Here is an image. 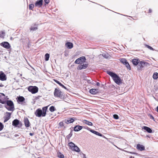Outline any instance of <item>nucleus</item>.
Returning <instances> with one entry per match:
<instances>
[{
  "mask_svg": "<svg viewBox=\"0 0 158 158\" xmlns=\"http://www.w3.org/2000/svg\"><path fill=\"white\" fill-rule=\"evenodd\" d=\"M1 95H0V103L2 104H6V101H5V95L3 93H1Z\"/></svg>",
  "mask_w": 158,
  "mask_h": 158,
  "instance_id": "1a4fd4ad",
  "label": "nucleus"
},
{
  "mask_svg": "<svg viewBox=\"0 0 158 158\" xmlns=\"http://www.w3.org/2000/svg\"><path fill=\"white\" fill-rule=\"evenodd\" d=\"M150 118H152V119H154V117L152 115H151V116H150Z\"/></svg>",
  "mask_w": 158,
  "mask_h": 158,
  "instance_id": "5fc2aeb1",
  "label": "nucleus"
},
{
  "mask_svg": "<svg viewBox=\"0 0 158 158\" xmlns=\"http://www.w3.org/2000/svg\"><path fill=\"white\" fill-rule=\"evenodd\" d=\"M90 132L94 133V134L100 136L104 137V135H103L102 134L94 130H91Z\"/></svg>",
  "mask_w": 158,
  "mask_h": 158,
  "instance_id": "6ab92c4d",
  "label": "nucleus"
},
{
  "mask_svg": "<svg viewBox=\"0 0 158 158\" xmlns=\"http://www.w3.org/2000/svg\"><path fill=\"white\" fill-rule=\"evenodd\" d=\"M129 158H135L134 157H132V156H131Z\"/></svg>",
  "mask_w": 158,
  "mask_h": 158,
  "instance_id": "680f3d73",
  "label": "nucleus"
},
{
  "mask_svg": "<svg viewBox=\"0 0 158 158\" xmlns=\"http://www.w3.org/2000/svg\"><path fill=\"white\" fill-rule=\"evenodd\" d=\"M82 128V126L79 125H77L74 127L73 130L75 131H78L81 130Z\"/></svg>",
  "mask_w": 158,
  "mask_h": 158,
  "instance_id": "2eb2a0df",
  "label": "nucleus"
},
{
  "mask_svg": "<svg viewBox=\"0 0 158 158\" xmlns=\"http://www.w3.org/2000/svg\"><path fill=\"white\" fill-rule=\"evenodd\" d=\"M82 127H83V128H85V129L88 130L89 131H90L91 130H92V129H91L90 128H89L88 127H85V126H82Z\"/></svg>",
  "mask_w": 158,
  "mask_h": 158,
  "instance_id": "de8ad7c7",
  "label": "nucleus"
},
{
  "mask_svg": "<svg viewBox=\"0 0 158 158\" xmlns=\"http://www.w3.org/2000/svg\"><path fill=\"white\" fill-rule=\"evenodd\" d=\"M15 137H16L19 136V135H17V134H15Z\"/></svg>",
  "mask_w": 158,
  "mask_h": 158,
  "instance_id": "13d9d810",
  "label": "nucleus"
},
{
  "mask_svg": "<svg viewBox=\"0 0 158 158\" xmlns=\"http://www.w3.org/2000/svg\"><path fill=\"white\" fill-rule=\"evenodd\" d=\"M47 109V107L45 106L42 108V112L43 113V116H45L46 114V111Z\"/></svg>",
  "mask_w": 158,
  "mask_h": 158,
  "instance_id": "5701e85b",
  "label": "nucleus"
},
{
  "mask_svg": "<svg viewBox=\"0 0 158 158\" xmlns=\"http://www.w3.org/2000/svg\"><path fill=\"white\" fill-rule=\"evenodd\" d=\"M35 6V5L33 4H30L29 5V9L30 10H33V9Z\"/></svg>",
  "mask_w": 158,
  "mask_h": 158,
  "instance_id": "473e14b6",
  "label": "nucleus"
},
{
  "mask_svg": "<svg viewBox=\"0 0 158 158\" xmlns=\"http://www.w3.org/2000/svg\"><path fill=\"white\" fill-rule=\"evenodd\" d=\"M35 114L37 117H44V116H43V115L42 110L40 108L36 110L35 112Z\"/></svg>",
  "mask_w": 158,
  "mask_h": 158,
  "instance_id": "39448f33",
  "label": "nucleus"
},
{
  "mask_svg": "<svg viewBox=\"0 0 158 158\" xmlns=\"http://www.w3.org/2000/svg\"><path fill=\"white\" fill-rule=\"evenodd\" d=\"M156 111L158 112V106L156 107Z\"/></svg>",
  "mask_w": 158,
  "mask_h": 158,
  "instance_id": "4d7b16f0",
  "label": "nucleus"
},
{
  "mask_svg": "<svg viewBox=\"0 0 158 158\" xmlns=\"http://www.w3.org/2000/svg\"><path fill=\"white\" fill-rule=\"evenodd\" d=\"M143 63H144V64H142V68H143L144 67L146 66H148L149 65V64L147 62H145L144 61H143Z\"/></svg>",
  "mask_w": 158,
  "mask_h": 158,
  "instance_id": "e433bc0d",
  "label": "nucleus"
},
{
  "mask_svg": "<svg viewBox=\"0 0 158 158\" xmlns=\"http://www.w3.org/2000/svg\"><path fill=\"white\" fill-rule=\"evenodd\" d=\"M12 39V37H11V38H10V39H11H11Z\"/></svg>",
  "mask_w": 158,
  "mask_h": 158,
  "instance_id": "e2e57ef3",
  "label": "nucleus"
},
{
  "mask_svg": "<svg viewBox=\"0 0 158 158\" xmlns=\"http://www.w3.org/2000/svg\"><path fill=\"white\" fill-rule=\"evenodd\" d=\"M37 29V27H31L30 28V30L32 31H35Z\"/></svg>",
  "mask_w": 158,
  "mask_h": 158,
  "instance_id": "a19ab883",
  "label": "nucleus"
},
{
  "mask_svg": "<svg viewBox=\"0 0 158 158\" xmlns=\"http://www.w3.org/2000/svg\"><path fill=\"white\" fill-rule=\"evenodd\" d=\"M55 82L57 84H59L60 86L62 87V88H64L66 89H67L66 88V87H65L64 85H63L62 84H61L59 81L57 80H54Z\"/></svg>",
  "mask_w": 158,
  "mask_h": 158,
  "instance_id": "b1692460",
  "label": "nucleus"
},
{
  "mask_svg": "<svg viewBox=\"0 0 158 158\" xmlns=\"http://www.w3.org/2000/svg\"><path fill=\"white\" fill-rule=\"evenodd\" d=\"M44 2H45V5H46V4H48L49 2V0H44Z\"/></svg>",
  "mask_w": 158,
  "mask_h": 158,
  "instance_id": "09e8293b",
  "label": "nucleus"
},
{
  "mask_svg": "<svg viewBox=\"0 0 158 158\" xmlns=\"http://www.w3.org/2000/svg\"><path fill=\"white\" fill-rule=\"evenodd\" d=\"M102 56L106 59L109 58L110 57L109 55L107 53L102 54Z\"/></svg>",
  "mask_w": 158,
  "mask_h": 158,
  "instance_id": "2f4dec72",
  "label": "nucleus"
},
{
  "mask_svg": "<svg viewBox=\"0 0 158 158\" xmlns=\"http://www.w3.org/2000/svg\"><path fill=\"white\" fill-rule=\"evenodd\" d=\"M66 45L67 48L69 49H71L73 47V44L70 42H67L66 44Z\"/></svg>",
  "mask_w": 158,
  "mask_h": 158,
  "instance_id": "412c9836",
  "label": "nucleus"
},
{
  "mask_svg": "<svg viewBox=\"0 0 158 158\" xmlns=\"http://www.w3.org/2000/svg\"><path fill=\"white\" fill-rule=\"evenodd\" d=\"M27 45H28V47H29V46L30 45V44L29 42L28 43Z\"/></svg>",
  "mask_w": 158,
  "mask_h": 158,
  "instance_id": "bf43d9fd",
  "label": "nucleus"
},
{
  "mask_svg": "<svg viewBox=\"0 0 158 158\" xmlns=\"http://www.w3.org/2000/svg\"><path fill=\"white\" fill-rule=\"evenodd\" d=\"M58 156L60 158H63L64 157V155L60 152L58 153Z\"/></svg>",
  "mask_w": 158,
  "mask_h": 158,
  "instance_id": "4c0bfd02",
  "label": "nucleus"
},
{
  "mask_svg": "<svg viewBox=\"0 0 158 158\" xmlns=\"http://www.w3.org/2000/svg\"><path fill=\"white\" fill-rule=\"evenodd\" d=\"M96 85H97L98 86H99L100 85V84L99 82H97V83H96Z\"/></svg>",
  "mask_w": 158,
  "mask_h": 158,
  "instance_id": "864d4df0",
  "label": "nucleus"
},
{
  "mask_svg": "<svg viewBox=\"0 0 158 158\" xmlns=\"http://www.w3.org/2000/svg\"><path fill=\"white\" fill-rule=\"evenodd\" d=\"M11 114L10 112H6V115L4 117V122L5 123L10 118Z\"/></svg>",
  "mask_w": 158,
  "mask_h": 158,
  "instance_id": "9d476101",
  "label": "nucleus"
},
{
  "mask_svg": "<svg viewBox=\"0 0 158 158\" xmlns=\"http://www.w3.org/2000/svg\"><path fill=\"white\" fill-rule=\"evenodd\" d=\"M120 61L123 64H125L127 62V60L124 58H122L120 60Z\"/></svg>",
  "mask_w": 158,
  "mask_h": 158,
  "instance_id": "72a5a7b5",
  "label": "nucleus"
},
{
  "mask_svg": "<svg viewBox=\"0 0 158 158\" xmlns=\"http://www.w3.org/2000/svg\"><path fill=\"white\" fill-rule=\"evenodd\" d=\"M140 61L139 60L134 59L132 60V62L134 65H137L138 64Z\"/></svg>",
  "mask_w": 158,
  "mask_h": 158,
  "instance_id": "aec40b11",
  "label": "nucleus"
},
{
  "mask_svg": "<svg viewBox=\"0 0 158 158\" xmlns=\"http://www.w3.org/2000/svg\"><path fill=\"white\" fill-rule=\"evenodd\" d=\"M78 58L79 60H80L81 62L83 63L85 62V60H86L85 57L84 56Z\"/></svg>",
  "mask_w": 158,
  "mask_h": 158,
  "instance_id": "cd10ccee",
  "label": "nucleus"
},
{
  "mask_svg": "<svg viewBox=\"0 0 158 158\" xmlns=\"http://www.w3.org/2000/svg\"><path fill=\"white\" fill-rule=\"evenodd\" d=\"M59 126L60 127H64V124L63 122H61L59 123Z\"/></svg>",
  "mask_w": 158,
  "mask_h": 158,
  "instance_id": "79ce46f5",
  "label": "nucleus"
},
{
  "mask_svg": "<svg viewBox=\"0 0 158 158\" xmlns=\"http://www.w3.org/2000/svg\"><path fill=\"white\" fill-rule=\"evenodd\" d=\"M73 135V131L71 130V132L70 134L67 136L66 137L68 139H69Z\"/></svg>",
  "mask_w": 158,
  "mask_h": 158,
  "instance_id": "58836bf2",
  "label": "nucleus"
},
{
  "mask_svg": "<svg viewBox=\"0 0 158 158\" xmlns=\"http://www.w3.org/2000/svg\"><path fill=\"white\" fill-rule=\"evenodd\" d=\"M145 47L147 48H148V49H149L150 50H152V51H154L155 50L152 47H151V46H149V45H148L147 44H145Z\"/></svg>",
  "mask_w": 158,
  "mask_h": 158,
  "instance_id": "f704fd0d",
  "label": "nucleus"
},
{
  "mask_svg": "<svg viewBox=\"0 0 158 158\" xmlns=\"http://www.w3.org/2000/svg\"><path fill=\"white\" fill-rule=\"evenodd\" d=\"M76 120H77V119L75 118H68L65 119L64 122L66 124H69L73 123Z\"/></svg>",
  "mask_w": 158,
  "mask_h": 158,
  "instance_id": "423d86ee",
  "label": "nucleus"
},
{
  "mask_svg": "<svg viewBox=\"0 0 158 158\" xmlns=\"http://www.w3.org/2000/svg\"><path fill=\"white\" fill-rule=\"evenodd\" d=\"M136 148L137 149L140 151H142L145 150L144 146L140 144H138L137 145Z\"/></svg>",
  "mask_w": 158,
  "mask_h": 158,
  "instance_id": "4468645a",
  "label": "nucleus"
},
{
  "mask_svg": "<svg viewBox=\"0 0 158 158\" xmlns=\"http://www.w3.org/2000/svg\"><path fill=\"white\" fill-rule=\"evenodd\" d=\"M88 67L87 64H83L79 65L77 67V69L81 70L82 69H85Z\"/></svg>",
  "mask_w": 158,
  "mask_h": 158,
  "instance_id": "f8f14e48",
  "label": "nucleus"
},
{
  "mask_svg": "<svg viewBox=\"0 0 158 158\" xmlns=\"http://www.w3.org/2000/svg\"><path fill=\"white\" fill-rule=\"evenodd\" d=\"M3 86V85H2V84L0 85V87H2Z\"/></svg>",
  "mask_w": 158,
  "mask_h": 158,
  "instance_id": "052dcab7",
  "label": "nucleus"
},
{
  "mask_svg": "<svg viewBox=\"0 0 158 158\" xmlns=\"http://www.w3.org/2000/svg\"><path fill=\"white\" fill-rule=\"evenodd\" d=\"M56 109L54 106H52L49 108V110L51 112H53Z\"/></svg>",
  "mask_w": 158,
  "mask_h": 158,
  "instance_id": "c9c22d12",
  "label": "nucleus"
},
{
  "mask_svg": "<svg viewBox=\"0 0 158 158\" xmlns=\"http://www.w3.org/2000/svg\"><path fill=\"white\" fill-rule=\"evenodd\" d=\"M50 56L49 54L46 53L45 55V60L46 61H48L49 60Z\"/></svg>",
  "mask_w": 158,
  "mask_h": 158,
  "instance_id": "7c9ffc66",
  "label": "nucleus"
},
{
  "mask_svg": "<svg viewBox=\"0 0 158 158\" xmlns=\"http://www.w3.org/2000/svg\"><path fill=\"white\" fill-rule=\"evenodd\" d=\"M29 135L31 136H32L33 135V133H30Z\"/></svg>",
  "mask_w": 158,
  "mask_h": 158,
  "instance_id": "6e6d98bb",
  "label": "nucleus"
},
{
  "mask_svg": "<svg viewBox=\"0 0 158 158\" xmlns=\"http://www.w3.org/2000/svg\"><path fill=\"white\" fill-rule=\"evenodd\" d=\"M98 89H92L89 90V92L92 94L95 95L98 93Z\"/></svg>",
  "mask_w": 158,
  "mask_h": 158,
  "instance_id": "ddd939ff",
  "label": "nucleus"
},
{
  "mask_svg": "<svg viewBox=\"0 0 158 158\" xmlns=\"http://www.w3.org/2000/svg\"><path fill=\"white\" fill-rule=\"evenodd\" d=\"M6 79V77L5 74L2 71L0 72V80L4 81Z\"/></svg>",
  "mask_w": 158,
  "mask_h": 158,
  "instance_id": "9b49d317",
  "label": "nucleus"
},
{
  "mask_svg": "<svg viewBox=\"0 0 158 158\" xmlns=\"http://www.w3.org/2000/svg\"><path fill=\"white\" fill-rule=\"evenodd\" d=\"M5 35V33L3 31H0V37L1 38L3 37Z\"/></svg>",
  "mask_w": 158,
  "mask_h": 158,
  "instance_id": "ea45409f",
  "label": "nucleus"
},
{
  "mask_svg": "<svg viewBox=\"0 0 158 158\" xmlns=\"http://www.w3.org/2000/svg\"><path fill=\"white\" fill-rule=\"evenodd\" d=\"M113 118L116 119H118L119 118L118 116V115L116 114H114L113 115Z\"/></svg>",
  "mask_w": 158,
  "mask_h": 158,
  "instance_id": "a18cd8bd",
  "label": "nucleus"
},
{
  "mask_svg": "<svg viewBox=\"0 0 158 158\" xmlns=\"http://www.w3.org/2000/svg\"><path fill=\"white\" fill-rule=\"evenodd\" d=\"M5 104L6 105L5 106V107L8 110L12 111L14 110V105L13 102L12 101H6Z\"/></svg>",
  "mask_w": 158,
  "mask_h": 158,
  "instance_id": "f03ea898",
  "label": "nucleus"
},
{
  "mask_svg": "<svg viewBox=\"0 0 158 158\" xmlns=\"http://www.w3.org/2000/svg\"><path fill=\"white\" fill-rule=\"evenodd\" d=\"M87 82L89 84H91L92 83L90 81V80H87Z\"/></svg>",
  "mask_w": 158,
  "mask_h": 158,
  "instance_id": "8fccbe9b",
  "label": "nucleus"
},
{
  "mask_svg": "<svg viewBox=\"0 0 158 158\" xmlns=\"http://www.w3.org/2000/svg\"><path fill=\"white\" fill-rule=\"evenodd\" d=\"M43 4V0H38L35 2V7L40 8L42 7Z\"/></svg>",
  "mask_w": 158,
  "mask_h": 158,
  "instance_id": "6e6552de",
  "label": "nucleus"
},
{
  "mask_svg": "<svg viewBox=\"0 0 158 158\" xmlns=\"http://www.w3.org/2000/svg\"><path fill=\"white\" fill-rule=\"evenodd\" d=\"M129 153L132 154H137V153L136 152H129Z\"/></svg>",
  "mask_w": 158,
  "mask_h": 158,
  "instance_id": "3c124183",
  "label": "nucleus"
},
{
  "mask_svg": "<svg viewBox=\"0 0 158 158\" xmlns=\"http://www.w3.org/2000/svg\"><path fill=\"white\" fill-rule=\"evenodd\" d=\"M69 145L70 148L72 149L74 147V146H75V144L72 142H71L69 143Z\"/></svg>",
  "mask_w": 158,
  "mask_h": 158,
  "instance_id": "c756f323",
  "label": "nucleus"
},
{
  "mask_svg": "<svg viewBox=\"0 0 158 158\" xmlns=\"http://www.w3.org/2000/svg\"><path fill=\"white\" fill-rule=\"evenodd\" d=\"M28 90L32 94H35L38 91V88L36 86H30L28 88Z\"/></svg>",
  "mask_w": 158,
  "mask_h": 158,
  "instance_id": "20e7f679",
  "label": "nucleus"
},
{
  "mask_svg": "<svg viewBox=\"0 0 158 158\" xmlns=\"http://www.w3.org/2000/svg\"><path fill=\"white\" fill-rule=\"evenodd\" d=\"M75 64H79L81 63V62L80 61V60H79L78 58H77V60L75 61Z\"/></svg>",
  "mask_w": 158,
  "mask_h": 158,
  "instance_id": "49530a36",
  "label": "nucleus"
},
{
  "mask_svg": "<svg viewBox=\"0 0 158 158\" xmlns=\"http://www.w3.org/2000/svg\"><path fill=\"white\" fill-rule=\"evenodd\" d=\"M24 122L25 126L26 127H29L30 126V123L28 118H24Z\"/></svg>",
  "mask_w": 158,
  "mask_h": 158,
  "instance_id": "dca6fc26",
  "label": "nucleus"
},
{
  "mask_svg": "<svg viewBox=\"0 0 158 158\" xmlns=\"http://www.w3.org/2000/svg\"><path fill=\"white\" fill-rule=\"evenodd\" d=\"M19 121L18 119H14L12 122V125L13 126L17 127L18 125L19 124Z\"/></svg>",
  "mask_w": 158,
  "mask_h": 158,
  "instance_id": "f3484780",
  "label": "nucleus"
},
{
  "mask_svg": "<svg viewBox=\"0 0 158 158\" xmlns=\"http://www.w3.org/2000/svg\"><path fill=\"white\" fill-rule=\"evenodd\" d=\"M23 96H19L18 97L17 99V102L19 103V102H23L25 100Z\"/></svg>",
  "mask_w": 158,
  "mask_h": 158,
  "instance_id": "4be33fe9",
  "label": "nucleus"
},
{
  "mask_svg": "<svg viewBox=\"0 0 158 158\" xmlns=\"http://www.w3.org/2000/svg\"><path fill=\"white\" fill-rule=\"evenodd\" d=\"M4 128V125L2 123L0 122V131H2Z\"/></svg>",
  "mask_w": 158,
  "mask_h": 158,
  "instance_id": "37998d69",
  "label": "nucleus"
},
{
  "mask_svg": "<svg viewBox=\"0 0 158 158\" xmlns=\"http://www.w3.org/2000/svg\"><path fill=\"white\" fill-rule=\"evenodd\" d=\"M1 45L7 49L10 48L11 47L10 44L7 42H2L1 43Z\"/></svg>",
  "mask_w": 158,
  "mask_h": 158,
  "instance_id": "0eeeda50",
  "label": "nucleus"
},
{
  "mask_svg": "<svg viewBox=\"0 0 158 158\" xmlns=\"http://www.w3.org/2000/svg\"><path fill=\"white\" fill-rule=\"evenodd\" d=\"M153 78L155 80H156L158 78V73L157 72L154 73L152 76Z\"/></svg>",
  "mask_w": 158,
  "mask_h": 158,
  "instance_id": "c85d7f7f",
  "label": "nucleus"
},
{
  "mask_svg": "<svg viewBox=\"0 0 158 158\" xmlns=\"http://www.w3.org/2000/svg\"><path fill=\"white\" fill-rule=\"evenodd\" d=\"M72 150L77 152H79L80 151L79 148L76 145L74 146L73 148L72 149Z\"/></svg>",
  "mask_w": 158,
  "mask_h": 158,
  "instance_id": "bb28decb",
  "label": "nucleus"
},
{
  "mask_svg": "<svg viewBox=\"0 0 158 158\" xmlns=\"http://www.w3.org/2000/svg\"><path fill=\"white\" fill-rule=\"evenodd\" d=\"M152 10L151 9H149L148 10V13H151L152 12Z\"/></svg>",
  "mask_w": 158,
  "mask_h": 158,
  "instance_id": "603ef678",
  "label": "nucleus"
},
{
  "mask_svg": "<svg viewBox=\"0 0 158 158\" xmlns=\"http://www.w3.org/2000/svg\"><path fill=\"white\" fill-rule=\"evenodd\" d=\"M144 64V63H143V61H140V62H139V63L138 64V69L139 70L141 69L142 68V64Z\"/></svg>",
  "mask_w": 158,
  "mask_h": 158,
  "instance_id": "a878e982",
  "label": "nucleus"
},
{
  "mask_svg": "<svg viewBox=\"0 0 158 158\" xmlns=\"http://www.w3.org/2000/svg\"><path fill=\"white\" fill-rule=\"evenodd\" d=\"M83 122L84 123L88 125L89 126H91L93 125V123H92V122L86 120H83Z\"/></svg>",
  "mask_w": 158,
  "mask_h": 158,
  "instance_id": "393cba45",
  "label": "nucleus"
},
{
  "mask_svg": "<svg viewBox=\"0 0 158 158\" xmlns=\"http://www.w3.org/2000/svg\"><path fill=\"white\" fill-rule=\"evenodd\" d=\"M125 64L126 65V67L127 68V69H131L130 65L128 62H127Z\"/></svg>",
  "mask_w": 158,
  "mask_h": 158,
  "instance_id": "c03bdc74",
  "label": "nucleus"
},
{
  "mask_svg": "<svg viewBox=\"0 0 158 158\" xmlns=\"http://www.w3.org/2000/svg\"><path fill=\"white\" fill-rule=\"evenodd\" d=\"M142 128L149 133H152V130L150 128L148 127L143 126L142 127Z\"/></svg>",
  "mask_w": 158,
  "mask_h": 158,
  "instance_id": "a211bd4d",
  "label": "nucleus"
},
{
  "mask_svg": "<svg viewBox=\"0 0 158 158\" xmlns=\"http://www.w3.org/2000/svg\"><path fill=\"white\" fill-rule=\"evenodd\" d=\"M54 95L55 97L62 98L63 97V93L58 89L56 88L55 89Z\"/></svg>",
  "mask_w": 158,
  "mask_h": 158,
  "instance_id": "7ed1b4c3",
  "label": "nucleus"
},
{
  "mask_svg": "<svg viewBox=\"0 0 158 158\" xmlns=\"http://www.w3.org/2000/svg\"><path fill=\"white\" fill-rule=\"evenodd\" d=\"M107 73L112 77L116 84L120 85L122 84V81L120 78L116 73L110 71H107Z\"/></svg>",
  "mask_w": 158,
  "mask_h": 158,
  "instance_id": "f257e3e1",
  "label": "nucleus"
}]
</instances>
